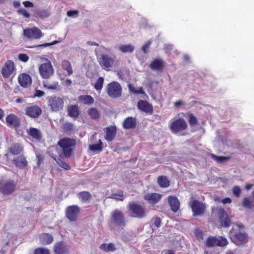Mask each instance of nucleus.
<instances>
[{"mask_svg": "<svg viewBox=\"0 0 254 254\" xmlns=\"http://www.w3.org/2000/svg\"><path fill=\"white\" fill-rule=\"evenodd\" d=\"M40 240L43 244L49 245L53 242L54 239L52 235L47 233H43L41 235Z\"/></svg>", "mask_w": 254, "mask_h": 254, "instance_id": "obj_35", "label": "nucleus"}, {"mask_svg": "<svg viewBox=\"0 0 254 254\" xmlns=\"http://www.w3.org/2000/svg\"><path fill=\"white\" fill-rule=\"evenodd\" d=\"M128 88H129V91H130L131 92H132V93H133L135 94V92L136 91V89L134 86H132V85H131V84H129V85H128Z\"/></svg>", "mask_w": 254, "mask_h": 254, "instance_id": "obj_62", "label": "nucleus"}, {"mask_svg": "<svg viewBox=\"0 0 254 254\" xmlns=\"http://www.w3.org/2000/svg\"><path fill=\"white\" fill-rule=\"evenodd\" d=\"M163 253L164 254H175L174 252L172 250L164 251Z\"/></svg>", "mask_w": 254, "mask_h": 254, "instance_id": "obj_63", "label": "nucleus"}, {"mask_svg": "<svg viewBox=\"0 0 254 254\" xmlns=\"http://www.w3.org/2000/svg\"><path fill=\"white\" fill-rule=\"evenodd\" d=\"M23 4L26 7H32L34 6L33 3L32 2L29 1H23Z\"/></svg>", "mask_w": 254, "mask_h": 254, "instance_id": "obj_58", "label": "nucleus"}, {"mask_svg": "<svg viewBox=\"0 0 254 254\" xmlns=\"http://www.w3.org/2000/svg\"><path fill=\"white\" fill-rule=\"evenodd\" d=\"M9 152L13 155H18L23 151V147L18 143L13 144L8 149Z\"/></svg>", "mask_w": 254, "mask_h": 254, "instance_id": "obj_31", "label": "nucleus"}, {"mask_svg": "<svg viewBox=\"0 0 254 254\" xmlns=\"http://www.w3.org/2000/svg\"><path fill=\"white\" fill-rule=\"evenodd\" d=\"M99 248L105 252H114L116 250L115 245L112 243L102 244L100 246Z\"/></svg>", "mask_w": 254, "mask_h": 254, "instance_id": "obj_36", "label": "nucleus"}, {"mask_svg": "<svg viewBox=\"0 0 254 254\" xmlns=\"http://www.w3.org/2000/svg\"><path fill=\"white\" fill-rule=\"evenodd\" d=\"M13 5L14 7H18L20 6V3L19 1H15L13 2Z\"/></svg>", "mask_w": 254, "mask_h": 254, "instance_id": "obj_64", "label": "nucleus"}, {"mask_svg": "<svg viewBox=\"0 0 254 254\" xmlns=\"http://www.w3.org/2000/svg\"><path fill=\"white\" fill-rule=\"evenodd\" d=\"M151 44V42L148 41L142 47V50L144 53H146L148 51V49Z\"/></svg>", "mask_w": 254, "mask_h": 254, "instance_id": "obj_55", "label": "nucleus"}, {"mask_svg": "<svg viewBox=\"0 0 254 254\" xmlns=\"http://www.w3.org/2000/svg\"><path fill=\"white\" fill-rule=\"evenodd\" d=\"M194 234L196 238L198 240H202L203 238V232L199 230L196 229L195 230Z\"/></svg>", "mask_w": 254, "mask_h": 254, "instance_id": "obj_51", "label": "nucleus"}, {"mask_svg": "<svg viewBox=\"0 0 254 254\" xmlns=\"http://www.w3.org/2000/svg\"><path fill=\"white\" fill-rule=\"evenodd\" d=\"M12 161L15 165L20 169L24 168L27 165V162L25 157L22 155L18 156L17 157L14 158Z\"/></svg>", "mask_w": 254, "mask_h": 254, "instance_id": "obj_28", "label": "nucleus"}, {"mask_svg": "<svg viewBox=\"0 0 254 254\" xmlns=\"http://www.w3.org/2000/svg\"><path fill=\"white\" fill-rule=\"evenodd\" d=\"M43 86L49 90H56L59 87V83L58 81H53L52 83H50L49 81L46 80L43 82Z\"/></svg>", "mask_w": 254, "mask_h": 254, "instance_id": "obj_38", "label": "nucleus"}, {"mask_svg": "<svg viewBox=\"0 0 254 254\" xmlns=\"http://www.w3.org/2000/svg\"><path fill=\"white\" fill-rule=\"evenodd\" d=\"M58 145L62 148L64 156L68 158L72 155L76 145V140L73 138L64 137L59 140Z\"/></svg>", "mask_w": 254, "mask_h": 254, "instance_id": "obj_3", "label": "nucleus"}, {"mask_svg": "<svg viewBox=\"0 0 254 254\" xmlns=\"http://www.w3.org/2000/svg\"><path fill=\"white\" fill-rule=\"evenodd\" d=\"M47 100L48 105L53 112H57L63 109L64 107V98L54 95L48 97Z\"/></svg>", "mask_w": 254, "mask_h": 254, "instance_id": "obj_5", "label": "nucleus"}, {"mask_svg": "<svg viewBox=\"0 0 254 254\" xmlns=\"http://www.w3.org/2000/svg\"><path fill=\"white\" fill-rule=\"evenodd\" d=\"M34 254H50L49 251L47 249L43 248H38L34 250Z\"/></svg>", "mask_w": 254, "mask_h": 254, "instance_id": "obj_48", "label": "nucleus"}, {"mask_svg": "<svg viewBox=\"0 0 254 254\" xmlns=\"http://www.w3.org/2000/svg\"><path fill=\"white\" fill-rule=\"evenodd\" d=\"M79 11L77 10H69L67 12V15L69 17H71L74 15H77Z\"/></svg>", "mask_w": 254, "mask_h": 254, "instance_id": "obj_56", "label": "nucleus"}, {"mask_svg": "<svg viewBox=\"0 0 254 254\" xmlns=\"http://www.w3.org/2000/svg\"><path fill=\"white\" fill-rule=\"evenodd\" d=\"M97 61L102 68L106 71L111 70L118 63L116 56L113 54H102Z\"/></svg>", "mask_w": 254, "mask_h": 254, "instance_id": "obj_2", "label": "nucleus"}, {"mask_svg": "<svg viewBox=\"0 0 254 254\" xmlns=\"http://www.w3.org/2000/svg\"><path fill=\"white\" fill-rule=\"evenodd\" d=\"M18 81L20 85L23 88L30 87L32 82L31 76L26 73H22L19 74Z\"/></svg>", "mask_w": 254, "mask_h": 254, "instance_id": "obj_19", "label": "nucleus"}, {"mask_svg": "<svg viewBox=\"0 0 254 254\" xmlns=\"http://www.w3.org/2000/svg\"><path fill=\"white\" fill-rule=\"evenodd\" d=\"M233 194L237 197H239L241 193V190L239 186H235L232 189Z\"/></svg>", "mask_w": 254, "mask_h": 254, "instance_id": "obj_49", "label": "nucleus"}, {"mask_svg": "<svg viewBox=\"0 0 254 254\" xmlns=\"http://www.w3.org/2000/svg\"><path fill=\"white\" fill-rule=\"evenodd\" d=\"M40 76L44 79H49L54 75V70L51 62L42 64L39 67Z\"/></svg>", "mask_w": 254, "mask_h": 254, "instance_id": "obj_13", "label": "nucleus"}, {"mask_svg": "<svg viewBox=\"0 0 254 254\" xmlns=\"http://www.w3.org/2000/svg\"><path fill=\"white\" fill-rule=\"evenodd\" d=\"M190 207L193 216H203L206 209V205L198 200L193 199L190 201Z\"/></svg>", "mask_w": 254, "mask_h": 254, "instance_id": "obj_8", "label": "nucleus"}, {"mask_svg": "<svg viewBox=\"0 0 254 254\" xmlns=\"http://www.w3.org/2000/svg\"><path fill=\"white\" fill-rule=\"evenodd\" d=\"M106 91L110 97L117 98L122 95V87L118 82L113 81L107 84Z\"/></svg>", "mask_w": 254, "mask_h": 254, "instance_id": "obj_7", "label": "nucleus"}, {"mask_svg": "<svg viewBox=\"0 0 254 254\" xmlns=\"http://www.w3.org/2000/svg\"><path fill=\"white\" fill-rule=\"evenodd\" d=\"M162 195L158 193H149L144 196V199L150 204L154 205L161 199Z\"/></svg>", "mask_w": 254, "mask_h": 254, "instance_id": "obj_22", "label": "nucleus"}, {"mask_svg": "<svg viewBox=\"0 0 254 254\" xmlns=\"http://www.w3.org/2000/svg\"><path fill=\"white\" fill-rule=\"evenodd\" d=\"M228 244V242L226 238L222 236H219L217 238L215 236L208 237L205 242V245L207 248H212L214 247H223Z\"/></svg>", "mask_w": 254, "mask_h": 254, "instance_id": "obj_9", "label": "nucleus"}, {"mask_svg": "<svg viewBox=\"0 0 254 254\" xmlns=\"http://www.w3.org/2000/svg\"><path fill=\"white\" fill-rule=\"evenodd\" d=\"M6 123L8 127H12L17 128L20 126V121L19 117L14 114H10L6 117Z\"/></svg>", "mask_w": 254, "mask_h": 254, "instance_id": "obj_18", "label": "nucleus"}, {"mask_svg": "<svg viewBox=\"0 0 254 254\" xmlns=\"http://www.w3.org/2000/svg\"><path fill=\"white\" fill-rule=\"evenodd\" d=\"M242 204L244 207L248 208H251L254 206V201L247 197L243 199Z\"/></svg>", "mask_w": 254, "mask_h": 254, "instance_id": "obj_46", "label": "nucleus"}, {"mask_svg": "<svg viewBox=\"0 0 254 254\" xmlns=\"http://www.w3.org/2000/svg\"><path fill=\"white\" fill-rule=\"evenodd\" d=\"M18 58L20 61L24 63L27 62L29 59L28 56L26 54H19L18 56Z\"/></svg>", "mask_w": 254, "mask_h": 254, "instance_id": "obj_50", "label": "nucleus"}, {"mask_svg": "<svg viewBox=\"0 0 254 254\" xmlns=\"http://www.w3.org/2000/svg\"><path fill=\"white\" fill-rule=\"evenodd\" d=\"M62 129L64 132L69 133L75 130V127L72 123L65 122L62 125Z\"/></svg>", "mask_w": 254, "mask_h": 254, "instance_id": "obj_34", "label": "nucleus"}, {"mask_svg": "<svg viewBox=\"0 0 254 254\" xmlns=\"http://www.w3.org/2000/svg\"><path fill=\"white\" fill-rule=\"evenodd\" d=\"M50 156L56 161L58 165L61 167L66 170H68L70 169V166L67 163L64 162L61 158L57 157L56 155L51 152V151L50 152Z\"/></svg>", "mask_w": 254, "mask_h": 254, "instance_id": "obj_30", "label": "nucleus"}, {"mask_svg": "<svg viewBox=\"0 0 254 254\" xmlns=\"http://www.w3.org/2000/svg\"><path fill=\"white\" fill-rule=\"evenodd\" d=\"M137 107L138 109L146 114L152 115L153 112V108L151 104L145 100H140L138 102Z\"/></svg>", "mask_w": 254, "mask_h": 254, "instance_id": "obj_20", "label": "nucleus"}, {"mask_svg": "<svg viewBox=\"0 0 254 254\" xmlns=\"http://www.w3.org/2000/svg\"><path fill=\"white\" fill-rule=\"evenodd\" d=\"M220 225L224 228L229 227L232 224V216L229 215L222 207L217 208Z\"/></svg>", "mask_w": 254, "mask_h": 254, "instance_id": "obj_11", "label": "nucleus"}, {"mask_svg": "<svg viewBox=\"0 0 254 254\" xmlns=\"http://www.w3.org/2000/svg\"><path fill=\"white\" fill-rule=\"evenodd\" d=\"M80 212V208L77 205H70L66 208L65 216L72 222L77 221L78 215Z\"/></svg>", "mask_w": 254, "mask_h": 254, "instance_id": "obj_16", "label": "nucleus"}, {"mask_svg": "<svg viewBox=\"0 0 254 254\" xmlns=\"http://www.w3.org/2000/svg\"><path fill=\"white\" fill-rule=\"evenodd\" d=\"M54 249L55 254H66L68 252L67 246L63 242L57 243Z\"/></svg>", "mask_w": 254, "mask_h": 254, "instance_id": "obj_24", "label": "nucleus"}, {"mask_svg": "<svg viewBox=\"0 0 254 254\" xmlns=\"http://www.w3.org/2000/svg\"><path fill=\"white\" fill-rule=\"evenodd\" d=\"M168 200L172 211L177 212L180 207V203L178 198L176 196L170 195L168 196Z\"/></svg>", "mask_w": 254, "mask_h": 254, "instance_id": "obj_23", "label": "nucleus"}, {"mask_svg": "<svg viewBox=\"0 0 254 254\" xmlns=\"http://www.w3.org/2000/svg\"><path fill=\"white\" fill-rule=\"evenodd\" d=\"M18 12L19 14H22L24 17L26 18H29L30 14L27 11V10L24 8H20L18 10Z\"/></svg>", "mask_w": 254, "mask_h": 254, "instance_id": "obj_52", "label": "nucleus"}, {"mask_svg": "<svg viewBox=\"0 0 254 254\" xmlns=\"http://www.w3.org/2000/svg\"><path fill=\"white\" fill-rule=\"evenodd\" d=\"M15 187L14 181L9 180L0 186V191L4 194L9 195L15 191Z\"/></svg>", "mask_w": 254, "mask_h": 254, "instance_id": "obj_17", "label": "nucleus"}, {"mask_svg": "<svg viewBox=\"0 0 254 254\" xmlns=\"http://www.w3.org/2000/svg\"><path fill=\"white\" fill-rule=\"evenodd\" d=\"M78 195L83 201H89L91 198V195L88 191H81L78 193Z\"/></svg>", "mask_w": 254, "mask_h": 254, "instance_id": "obj_45", "label": "nucleus"}, {"mask_svg": "<svg viewBox=\"0 0 254 254\" xmlns=\"http://www.w3.org/2000/svg\"><path fill=\"white\" fill-rule=\"evenodd\" d=\"M114 196H119V197H116V199L119 200L123 201L124 200V193L122 191L119 193V194L115 193L113 194Z\"/></svg>", "mask_w": 254, "mask_h": 254, "instance_id": "obj_57", "label": "nucleus"}, {"mask_svg": "<svg viewBox=\"0 0 254 254\" xmlns=\"http://www.w3.org/2000/svg\"><path fill=\"white\" fill-rule=\"evenodd\" d=\"M162 220L161 218L158 216L153 217L151 221L150 227L154 229H158L161 227Z\"/></svg>", "mask_w": 254, "mask_h": 254, "instance_id": "obj_39", "label": "nucleus"}, {"mask_svg": "<svg viewBox=\"0 0 254 254\" xmlns=\"http://www.w3.org/2000/svg\"><path fill=\"white\" fill-rule=\"evenodd\" d=\"M88 114L94 120L98 119L100 117L99 113L96 108H92L89 109Z\"/></svg>", "mask_w": 254, "mask_h": 254, "instance_id": "obj_44", "label": "nucleus"}, {"mask_svg": "<svg viewBox=\"0 0 254 254\" xmlns=\"http://www.w3.org/2000/svg\"><path fill=\"white\" fill-rule=\"evenodd\" d=\"M231 233L230 239L232 242L237 246H242L249 241V236L245 232H237L232 234V230L230 231Z\"/></svg>", "mask_w": 254, "mask_h": 254, "instance_id": "obj_12", "label": "nucleus"}, {"mask_svg": "<svg viewBox=\"0 0 254 254\" xmlns=\"http://www.w3.org/2000/svg\"><path fill=\"white\" fill-rule=\"evenodd\" d=\"M45 93L44 91L39 89H36L34 95L35 97L40 98L45 95Z\"/></svg>", "mask_w": 254, "mask_h": 254, "instance_id": "obj_53", "label": "nucleus"}, {"mask_svg": "<svg viewBox=\"0 0 254 254\" xmlns=\"http://www.w3.org/2000/svg\"><path fill=\"white\" fill-rule=\"evenodd\" d=\"M103 83L104 78L103 77H100L95 82L94 87L96 90L101 91L103 88Z\"/></svg>", "mask_w": 254, "mask_h": 254, "instance_id": "obj_47", "label": "nucleus"}, {"mask_svg": "<svg viewBox=\"0 0 254 254\" xmlns=\"http://www.w3.org/2000/svg\"><path fill=\"white\" fill-rule=\"evenodd\" d=\"M27 132L29 136L39 141L42 138L41 131L37 128L30 127L28 129H27Z\"/></svg>", "mask_w": 254, "mask_h": 254, "instance_id": "obj_26", "label": "nucleus"}, {"mask_svg": "<svg viewBox=\"0 0 254 254\" xmlns=\"http://www.w3.org/2000/svg\"><path fill=\"white\" fill-rule=\"evenodd\" d=\"M25 115L31 118H38L42 114L41 108L37 105L29 104L25 109Z\"/></svg>", "mask_w": 254, "mask_h": 254, "instance_id": "obj_14", "label": "nucleus"}, {"mask_svg": "<svg viewBox=\"0 0 254 254\" xmlns=\"http://www.w3.org/2000/svg\"><path fill=\"white\" fill-rule=\"evenodd\" d=\"M210 156L212 159L220 163L227 161L230 159L229 156H217L214 154H210Z\"/></svg>", "mask_w": 254, "mask_h": 254, "instance_id": "obj_41", "label": "nucleus"}, {"mask_svg": "<svg viewBox=\"0 0 254 254\" xmlns=\"http://www.w3.org/2000/svg\"><path fill=\"white\" fill-rule=\"evenodd\" d=\"M221 201L223 204L231 203L232 202V200L229 197H226L223 199Z\"/></svg>", "mask_w": 254, "mask_h": 254, "instance_id": "obj_60", "label": "nucleus"}, {"mask_svg": "<svg viewBox=\"0 0 254 254\" xmlns=\"http://www.w3.org/2000/svg\"><path fill=\"white\" fill-rule=\"evenodd\" d=\"M185 116L186 114L184 113H180L172 119L170 124V129L172 132L177 134L187 129L188 124L183 118Z\"/></svg>", "mask_w": 254, "mask_h": 254, "instance_id": "obj_1", "label": "nucleus"}, {"mask_svg": "<svg viewBox=\"0 0 254 254\" xmlns=\"http://www.w3.org/2000/svg\"><path fill=\"white\" fill-rule=\"evenodd\" d=\"M134 49V47L130 44L122 45L119 47V49L122 53H131Z\"/></svg>", "mask_w": 254, "mask_h": 254, "instance_id": "obj_43", "label": "nucleus"}, {"mask_svg": "<svg viewBox=\"0 0 254 254\" xmlns=\"http://www.w3.org/2000/svg\"><path fill=\"white\" fill-rule=\"evenodd\" d=\"M136 126V119L131 117H127L123 123V127L126 129H133Z\"/></svg>", "mask_w": 254, "mask_h": 254, "instance_id": "obj_27", "label": "nucleus"}, {"mask_svg": "<svg viewBox=\"0 0 254 254\" xmlns=\"http://www.w3.org/2000/svg\"><path fill=\"white\" fill-rule=\"evenodd\" d=\"M184 105H185L184 103L181 100L177 101L174 103V106L176 108H178V107H180V106Z\"/></svg>", "mask_w": 254, "mask_h": 254, "instance_id": "obj_61", "label": "nucleus"}, {"mask_svg": "<svg viewBox=\"0 0 254 254\" xmlns=\"http://www.w3.org/2000/svg\"><path fill=\"white\" fill-rule=\"evenodd\" d=\"M188 117V122L191 127H194L198 125V120L196 117L192 114L189 113L187 114Z\"/></svg>", "mask_w": 254, "mask_h": 254, "instance_id": "obj_42", "label": "nucleus"}, {"mask_svg": "<svg viewBox=\"0 0 254 254\" xmlns=\"http://www.w3.org/2000/svg\"><path fill=\"white\" fill-rule=\"evenodd\" d=\"M103 142L99 139L98 143L89 145V148L92 151H101L103 149Z\"/></svg>", "mask_w": 254, "mask_h": 254, "instance_id": "obj_40", "label": "nucleus"}, {"mask_svg": "<svg viewBox=\"0 0 254 254\" xmlns=\"http://www.w3.org/2000/svg\"><path fill=\"white\" fill-rule=\"evenodd\" d=\"M58 42H59V41L55 40L51 43H44V44L39 45L37 46V47H47L48 46L54 45L56 44H57Z\"/></svg>", "mask_w": 254, "mask_h": 254, "instance_id": "obj_54", "label": "nucleus"}, {"mask_svg": "<svg viewBox=\"0 0 254 254\" xmlns=\"http://www.w3.org/2000/svg\"><path fill=\"white\" fill-rule=\"evenodd\" d=\"M127 207L132 217L143 218L146 215L145 208L140 204L134 202L129 203Z\"/></svg>", "mask_w": 254, "mask_h": 254, "instance_id": "obj_10", "label": "nucleus"}, {"mask_svg": "<svg viewBox=\"0 0 254 254\" xmlns=\"http://www.w3.org/2000/svg\"><path fill=\"white\" fill-rule=\"evenodd\" d=\"M165 66L164 62L159 59H156L151 62L149 64V67L153 70L161 71Z\"/></svg>", "mask_w": 254, "mask_h": 254, "instance_id": "obj_25", "label": "nucleus"}, {"mask_svg": "<svg viewBox=\"0 0 254 254\" xmlns=\"http://www.w3.org/2000/svg\"><path fill=\"white\" fill-rule=\"evenodd\" d=\"M0 73L4 79H12L16 73V67L14 61L11 60L6 61L1 66Z\"/></svg>", "mask_w": 254, "mask_h": 254, "instance_id": "obj_4", "label": "nucleus"}, {"mask_svg": "<svg viewBox=\"0 0 254 254\" xmlns=\"http://www.w3.org/2000/svg\"><path fill=\"white\" fill-rule=\"evenodd\" d=\"M23 34L25 37L30 39H38L43 36L42 31L37 27L24 29Z\"/></svg>", "mask_w": 254, "mask_h": 254, "instance_id": "obj_15", "label": "nucleus"}, {"mask_svg": "<svg viewBox=\"0 0 254 254\" xmlns=\"http://www.w3.org/2000/svg\"><path fill=\"white\" fill-rule=\"evenodd\" d=\"M62 68L67 72L68 76L71 75L73 73V70L70 63L66 60H64L62 62Z\"/></svg>", "mask_w": 254, "mask_h": 254, "instance_id": "obj_37", "label": "nucleus"}, {"mask_svg": "<svg viewBox=\"0 0 254 254\" xmlns=\"http://www.w3.org/2000/svg\"><path fill=\"white\" fill-rule=\"evenodd\" d=\"M141 94L142 95H146L145 92L143 90L142 87H140L138 89H136V91L135 92V94Z\"/></svg>", "mask_w": 254, "mask_h": 254, "instance_id": "obj_59", "label": "nucleus"}, {"mask_svg": "<svg viewBox=\"0 0 254 254\" xmlns=\"http://www.w3.org/2000/svg\"><path fill=\"white\" fill-rule=\"evenodd\" d=\"M110 223L114 226L124 228L126 225L127 221L123 213L116 209L111 213Z\"/></svg>", "mask_w": 254, "mask_h": 254, "instance_id": "obj_6", "label": "nucleus"}, {"mask_svg": "<svg viewBox=\"0 0 254 254\" xmlns=\"http://www.w3.org/2000/svg\"><path fill=\"white\" fill-rule=\"evenodd\" d=\"M78 101L86 105H91L94 102V98L90 95H81L78 97Z\"/></svg>", "mask_w": 254, "mask_h": 254, "instance_id": "obj_33", "label": "nucleus"}, {"mask_svg": "<svg viewBox=\"0 0 254 254\" xmlns=\"http://www.w3.org/2000/svg\"><path fill=\"white\" fill-rule=\"evenodd\" d=\"M104 131L105 132V139L107 141H111L116 136L117 127L115 126H110L105 127Z\"/></svg>", "mask_w": 254, "mask_h": 254, "instance_id": "obj_21", "label": "nucleus"}, {"mask_svg": "<svg viewBox=\"0 0 254 254\" xmlns=\"http://www.w3.org/2000/svg\"><path fill=\"white\" fill-rule=\"evenodd\" d=\"M68 115L73 118H77L79 117L80 112L76 105H70L67 108Z\"/></svg>", "mask_w": 254, "mask_h": 254, "instance_id": "obj_29", "label": "nucleus"}, {"mask_svg": "<svg viewBox=\"0 0 254 254\" xmlns=\"http://www.w3.org/2000/svg\"><path fill=\"white\" fill-rule=\"evenodd\" d=\"M157 183L162 188H168L170 184L169 180L165 176H159L157 178Z\"/></svg>", "mask_w": 254, "mask_h": 254, "instance_id": "obj_32", "label": "nucleus"}]
</instances>
